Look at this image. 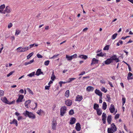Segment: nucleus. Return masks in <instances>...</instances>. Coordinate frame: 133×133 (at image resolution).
Returning a JSON list of instances; mask_svg holds the SVG:
<instances>
[{"label":"nucleus","mask_w":133,"mask_h":133,"mask_svg":"<svg viewBox=\"0 0 133 133\" xmlns=\"http://www.w3.org/2000/svg\"><path fill=\"white\" fill-rule=\"evenodd\" d=\"M117 130V128L114 123H112L111 125V128L108 129V133H113Z\"/></svg>","instance_id":"nucleus-1"},{"label":"nucleus","mask_w":133,"mask_h":133,"mask_svg":"<svg viewBox=\"0 0 133 133\" xmlns=\"http://www.w3.org/2000/svg\"><path fill=\"white\" fill-rule=\"evenodd\" d=\"M29 49V46H25L23 47H20L17 48V50L18 52H24L27 51Z\"/></svg>","instance_id":"nucleus-2"},{"label":"nucleus","mask_w":133,"mask_h":133,"mask_svg":"<svg viewBox=\"0 0 133 133\" xmlns=\"http://www.w3.org/2000/svg\"><path fill=\"white\" fill-rule=\"evenodd\" d=\"M25 116H28L30 118L34 119L35 118V115L32 113L30 112L27 111H26L24 113Z\"/></svg>","instance_id":"nucleus-3"},{"label":"nucleus","mask_w":133,"mask_h":133,"mask_svg":"<svg viewBox=\"0 0 133 133\" xmlns=\"http://www.w3.org/2000/svg\"><path fill=\"white\" fill-rule=\"evenodd\" d=\"M11 8L9 6H6L4 11L2 10H0V12L1 13L5 14V13H9L11 11Z\"/></svg>","instance_id":"nucleus-4"},{"label":"nucleus","mask_w":133,"mask_h":133,"mask_svg":"<svg viewBox=\"0 0 133 133\" xmlns=\"http://www.w3.org/2000/svg\"><path fill=\"white\" fill-rule=\"evenodd\" d=\"M2 101L5 103L9 104H11L14 103L15 102L14 101H12L11 102H10L8 101L5 97H4L3 99H1Z\"/></svg>","instance_id":"nucleus-5"},{"label":"nucleus","mask_w":133,"mask_h":133,"mask_svg":"<svg viewBox=\"0 0 133 133\" xmlns=\"http://www.w3.org/2000/svg\"><path fill=\"white\" fill-rule=\"evenodd\" d=\"M66 110V108L65 106H63L61 107L60 110L61 115L63 116L65 113Z\"/></svg>","instance_id":"nucleus-6"},{"label":"nucleus","mask_w":133,"mask_h":133,"mask_svg":"<svg viewBox=\"0 0 133 133\" xmlns=\"http://www.w3.org/2000/svg\"><path fill=\"white\" fill-rule=\"evenodd\" d=\"M112 62L113 61H115L116 62H118L119 61V59L117 58V56L116 55H114L110 58Z\"/></svg>","instance_id":"nucleus-7"},{"label":"nucleus","mask_w":133,"mask_h":133,"mask_svg":"<svg viewBox=\"0 0 133 133\" xmlns=\"http://www.w3.org/2000/svg\"><path fill=\"white\" fill-rule=\"evenodd\" d=\"M24 96L23 95H19L18 98L16 100V102L18 103L22 102V100L24 98Z\"/></svg>","instance_id":"nucleus-8"},{"label":"nucleus","mask_w":133,"mask_h":133,"mask_svg":"<svg viewBox=\"0 0 133 133\" xmlns=\"http://www.w3.org/2000/svg\"><path fill=\"white\" fill-rule=\"evenodd\" d=\"M106 114L104 112L103 113L102 115V120L103 121V123L105 124L106 123Z\"/></svg>","instance_id":"nucleus-9"},{"label":"nucleus","mask_w":133,"mask_h":133,"mask_svg":"<svg viewBox=\"0 0 133 133\" xmlns=\"http://www.w3.org/2000/svg\"><path fill=\"white\" fill-rule=\"evenodd\" d=\"M83 99V97L82 95H77L76 97L75 101L79 102L81 101Z\"/></svg>","instance_id":"nucleus-10"},{"label":"nucleus","mask_w":133,"mask_h":133,"mask_svg":"<svg viewBox=\"0 0 133 133\" xmlns=\"http://www.w3.org/2000/svg\"><path fill=\"white\" fill-rule=\"evenodd\" d=\"M75 129L77 131H79L81 130V125L79 123H77L76 124Z\"/></svg>","instance_id":"nucleus-11"},{"label":"nucleus","mask_w":133,"mask_h":133,"mask_svg":"<svg viewBox=\"0 0 133 133\" xmlns=\"http://www.w3.org/2000/svg\"><path fill=\"white\" fill-rule=\"evenodd\" d=\"M109 110L111 113H113L114 112L115 110V108L114 105L113 104H111L109 108Z\"/></svg>","instance_id":"nucleus-12"},{"label":"nucleus","mask_w":133,"mask_h":133,"mask_svg":"<svg viewBox=\"0 0 133 133\" xmlns=\"http://www.w3.org/2000/svg\"><path fill=\"white\" fill-rule=\"evenodd\" d=\"M95 92L97 95L99 96L100 97H102V94L100 90L96 89L95 90Z\"/></svg>","instance_id":"nucleus-13"},{"label":"nucleus","mask_w":133,"mask_h":133,"mask_svg":"<svg viewBox=\"0 0 133 133\" xmlns=\"http://www.w3.org/2000/svg\"><path fill=\"white\" fill-rule=\"evenodd\" d=\"M9 123L10 124H14L16 126L18 125V122L15 119H14L12 121H11Z\"/></svg>","instance_id":"nucleus-14"},{"label":"nucleus","mask_w":133,"mask_h":133,"mask_svg":"<svg viewBox=\"0 0 133 133\" xmlns=\"http://www.w3.org/2000/svg\"><path fill=\"white\" fill-rule=\"evenodd\" d=\"M98 59H97L95 58H93L92 60L91 65H92L98 63Z\"/></svg>","instance_id":"nucleus-15"},{"label":"nucleus","mask_w":133,"mask_h":133,"mask_svg":"<svg viewBox=\"0 0 133 133\" xmlns=\"http://www.w3.org/2000/svg\"><path fill=\"white\" fill-rule=\"evenodd\" d=\"M31 101L30 100L26 101L24 103L25 107L26 108H29V105Z\"/></svg>","instance_id":"nucleus-16"},{"label":"nucleus","mask_w":133,"mask_h":133,"mask_svg":"<svg viewBox=\"0 0 133 133\" xmlns=\"http://www.w3.org/2000/svg\"><path fill=\"white\" fill-rule=\"evenodd\" d=\"M94 88L91 86L88 87L86 89L87 91L89 92L92 91L94 90Z\"/></svg>","instance_id":"nucleus-17"},{"label":"nucleus","mask_w":133,"mask_h":133,"mask_svg":"<svg viewBox=\"0 0 133 133\" xmlns=\"http://www.w3.org/2000/svg\"><path fill=\"white\" fill-rule=\"evenodd\" d=\"M65 103L67 105L70 106L72 104V101L70 99H68L65 101Z\"/></svg>","instance_id":"nucleus-18"},{"label":"nucleus","mask_w":133,"mask_h":133,"mask_svg":"<svg viewBox=\"0 0 133 133\" xmlns=\"http://www.w3.org/2000/svg\"><path fill=\"white\" fill-rule=\"evenodd\" d=\"M57 124V123L55 122H52V129L55 130L56 129V126Z\"/></svg>","instance_id":"nucleus-19"},{"label":"nucleus","mask_w":133,"mask_h":133,"mask_svg":"<svg viewBox=\"0 0 133 133\" xmlns=\"http://www.w3.org/2000/svg\"><path fill=\"white\" fill-rule=\"evenodd\" d=\"M111 116L110 115H109L107 117V121L109 124H110L111 123Z\"/></svg>","instance_id":"nucleus-20"},{"label":"nucleus","mask_w":133,"mask_h":133,"mask_svg":"<svg viewBox=\"0 0 133 133\" xmlns=\"http://www.w3.org/2000/svg\"><path fill=\"white\" fill-rule=\"evenodd\" d=\"M76 119L75 118H71L70 121V123L71 124H73L75 123Z\"/></svg>","instance_id":"nucleus-21"},{"label":"nucleus","mask_w":133,"mask_h":133,"mask_svg":"<svg viewBox=\"0 0 133 133\" xmlns=\"http://www.w3.org/2000/svg\"><path fill=\"white\" fill-rule=\"evenodd\" d=\"M43 72L41 71V69H38L36 72L35 75L37 76H39L41 74H42Z\"/></svg>","instance_id":"nucleus-22"},{"label":"nucleus","mask_w":133,"mask_h":133,"mask_svg":"<svg viewBox=\"0 0 133 133\" xmlns=\"http://www.w3.org/2000/svg\"><path fill=\"white\" fill-rule=\"evenodd\" d=\"M97 114L99 115H101L102 113V110L100 109H98L96 110Z\"/></svg>","instance_id":"nucleus-23"},{"label":"nucleus","mask_w":133,"mask_h":133,"mask_svg":"<svg viewBox=\"0 0 133 133\" xmlns=\"http://www.w3.org/2000/svg\"><path fill=\"white\" fill-rule=\"evenodd\" d=\"M112 62L110 58L107 59L105 62V64L107 65L110 64Z\"/></svg>","instance_id":"nucleus-24"},{"label":"nucleus","mask_w":133,"mask_h":133,"mask_svg":"<svg viewBox=\"0 0 133 133\" xmlns=\"http://www.w3.org/2000/svg\"><path fill=\"white\" fill-rule=\"evenodd\" d=\"M79 57L84 59H86L87 58L88 56L86 55H82L79 56Z\"/></svg>","instance_id":"nucleus-25"},{"label":"nucleus","mask_w":133,"mask_h":133,"mask_svg":"<svg viewBox=\"0 0 133 133\" xmlns=\"http://www.w3.org/2000/svg\"><path fill=\"white\" fill-rule=\"evenodd\" d=\"M132 75V74L130 72H129L128 73V76H127V79L128 80L132 79V78L131 77V76Z\"/></svg>","instance_id":"nucleus-26"},{"label":"nucleus","mask_w":133,"mask_h":133,"mask_svg":"<svg viewBox=\"0 0 133 133\" xmlns=\"http://www.w3.org/2000/svg\"><path fill=\"white\" fill-rule=\"evenodd\" d=\"M51 78L52 81H54L56 78V77L54 75V71L52 72V74L51 77Z\"/></svg>","instance_id":"nucleus-27"},{"label":"nucleus","mask_w":133,"mask_h":133,"mask_svg":"<svg viewBox=\"0 0 133 133\" xmlns=\"http://www.w3.org/2000/svg\"><path fill=\"white\" fill-rule=\"evenodd\" d=\"M107 108V105L106 103L104 102L103 104L102 109L104 110L106 109Z\"/></svg>","instance_id":"nucleus-28"},{"label":"nucleus","mask_w":133,"mask_h":133,"mask_svg":"<svg viewBox=\"0 0 133 133\" xmlns=\"http://www.w3.org/2000/svg\"><path fill=\"white\" fill-rule=\"evenodd\" d=\"M34 61V59H32V60L30 61L29 62H25L24 64V65H27L28 64H30L32 63Z\"/></svg>","instance_id":"nucleus-29"},{"label":"nucleus","mask_w":133,"mask_h":133,"mask_svg":"<svg viewBox=\"0 0 133 133\" xmlns=\"http://www.w3.org/2000/svg\"><path fill=\"white\" fill-rule=\"evenodd\" d=\"M69 95V90H66L65 93V96L66 98H68Z\"/></svg>","instance_id":"nucleus-30"},{"label":"nucleus","mask_w":133,"mask_h":133,"mask_svg":"<svg viewBox=\"0 0 133 133\" xmlns=\"http://www.w3.org/2000/svg\"><path fill=\"white\" fill-rule=\"evenodd\" d=\"M66 58L68 61H71L72 59L71 56H69L68 55H66Z\"/></svg>","instance_id":"nucleus-31"},{"label":"nucleus","mask_w":133,"mask_h":133,"mask_svg":"<svg viewBox=\"0 0 133 133\" xmlns=\"http://www.w3.org/2000/svg\"><path fill=\"white\" fill-rule=\"evenodd\" d=\"M38 45L35 43L33 44H31L29 45V49L33 48L34 46H38Z\"/></svg>","instance_id":"nucleus-32"},{"label":"nucleus","mask_w":133,"mask_h":133,"mask_svg":"<svg viewBox=\"0 0 133 133\" xmlns=\"http://www.w3.org/2000/svg\"><path fill=\"white\" fill-rule=\"evenodd\" d=\"M99 107V106L98 105V104H96V103H95L94 104V108L97 110V109H98V108Z\"/></svg>","instance_id":"nucleus-33"},{"label":"nucleus","mask_w":133,"mask_h":133,"mask_svg":"<svg viewBox=\"0 0 133 133\" xmlns=\"http://www.w3.org/2000/svg\"><path fill=\"white\" fill-rule=\"evenodd\" d=\"M122 104L123 105H124V103L125 102V101H126V99L124 97V96L123 95H122Z\"/></svg>","instance_id":"nucleus-34"},{"label":"nucleus","mask_w":133,"mask_h":133,"mask_svg":"<svg viewBox=\"0 0 133 133\" xmlns=\"http://www.w3.org/2000/svg\"><path fill=\"white\" fill-rule=\"evenodd\" d=\"M34 53L33 52L30 53L28 56H27V59H29L33 55Z\"/></svg>","instance_id":"nucleus-35"},{"label":"nucleus","mask_w":133,"mask_h":133,"mask_svg":"<svg viewBox=\"0 0 133 133\" xmlns=\"http://www.w3.org/2000/svg\"><path fill=\"white\" fill-rule=\"evenodd\" d=\"M35 72H32V73H30L28 74L27 75V76H29L30 77H31L34 76L35 74Z\"/></svg>","instance_id":"nucleus-36"},{"label":"nucleus","mask_w":133,"mask_h":133,"mask_svg":"<svg viewBox=\"0 0 133 133\" xmlns=\"http://www.w3.org/2000/svg\"><path fill=\"white\" fill-rule=\"evenodd\" d=\"M101 90L102 91L104 92V93H106L107 91V90L104 87H103L102 88Z\"/></svg>","instance_id":"nucleus-37"},{"label":"nucleus","mask_w":133,"mask_h":133,"mask_svg":"<svg viewBox=\"0 0 133 133\" xmlns=\"http://www.w3.org/2000/svg\"><path fill=\"white\" fill-rule=\"evenodd\" d=\"M76 79L75 78H69V79H68L67 81L68 83H70L72 81H73L74 79Z\"/></svg>","instance_id":"nucleus-38"},{"label":"nucleus","mask_w":133,"mask_h":133,"mask_svg":"<svg viewBox=\"0 0 133 133\" xmlns=\"http://www.w3.org/2000/svg\"><path fill=\"white\" fill-rule=\"evenodd\" d=\"M74 114V111L73 110H71L69 112V114L70 115H72Z\"/></svg>","instance_id":"nucleus-39"},{"label":"nucleus","mask_w":133,"mask_h":133,"mask_svg":"<svg viewBox=\"0 0 133 133\" xmlns=\"http://www.w3.org/2000/svg\"><path fill=\"white\" fill-rule=\"evenodd\" d=\"M117 33H116L112 35V38L113 39H114L116 38L117 36Z\"/></svg>","instance_id":"nucleus-40"},{"label":"nucleus","mask_w":133,"mask_h":133,"mask_svg":"<svg viewBox=\"0 0 133 133\" xmlns=\"http://www.w3.org/2000/svg\"><path fill=\"white\" fill-rule=\"evenodd\" d=\"M5 7V6L4 4H3L0 6V10H3L4 9Z\"/></svg>","instance_id":"nucleus-41"},{"label":"nucleus","mask_w":133,"mask_h":133,"mask_svg":"<svg viewBox=\"0 0 133 133\" xmlns=\"http://www.w3.org/2000/svg\"><path fill=\"white\" fill-rule=\"evenodd\" d=\"M109 45H107L104 48L103 50H108L109 48Z\"/></svg>","instance_id":"nucleus-42"},{"label":"nucleus","mask_w":133,"mask_h":133,"mask_svg":"<svg viewBox=\"0 0 133 133\" xmlns=\"http://www.w3.org/2000/svg\"><path fill=\"white\" fill-rule=\"evenodd\" d=\"M50 63V61L49 60H47L45 61L44 63V65L46 66H48Z\"/></svg>","instance_id":"nucleus-43"},{"label":"nucleus","mask_w":133,"mask_h":133,"mask_svg":"<svg viewBox=\"0 0 133 133\" xmlns=\"http://www.w3.org/2000/svg\"><path fill=\"white\" fill-rule=\"evenodd\" d=\"M43 111L41 109H40L39 110H38L37 111V113L38 114L40 115L41 114V113Z\"/></svg>","instance_id":"nucleus-44"},{"label":"nucleus","mask_w":133,"mask_h":133,"mask_svg":"<svg viewBox=\"0 0 133 133\" xmlns=\"http://www.w3.org/2000/svg\"><path fill=\"white\" fill-rule=\"evenodd\" d=\"M77 55L76 54H75L72 55L71 56V58H72V59L74 58H75L77 57Z\"/></svg>","instance_id":"nucleus-45"},{"label":"nucleus","mask_w":133,"mask_h":133,"mask_svg":"<svg viewBox=\"0 0 133 133\" xmlns=\"http://www.w3.org/2000/svg\"><path fill=\"white\" fill-rule=\"evenodd\" d=\"M20 32V31L18 30H16L15 33L16 35H19Z\"/></svg>","instance_id":"nucleus-46"},{"label":"nucleus","mask_w":133,"mask_h":133,"mask_svg":"<svg viewBox=\"0 0 133 133\" xmlns=\"http://www.w3.org/2000/svg\"><path fill=\"white\" fill-rule=\"evenodd\" d=\"M4 91L2 90H0V96H4Z\"/></svg>","instance_id":"nucleus-47"},{"label":"nucleus","mask_w":133,"mask_h":133,"mask_svg":"<svg viewBox=\"0 0 133 133\" xmlns=\"http://www.w3.org/2000/svg\"><path fill=\"white\" fill-rule=\"evenodd\" d=\"M12 26V23H10L8 25V28L9 29Z\"/></svg>","instance_id":"nucleus-48"},{"label":"nucleus","mask_w":133,"mask_h":133,"mask_svg":"<svg viewBox=\"0 0 133 133\" xmlns=\"http://www.w3.org/2000/svg\"><path fill=\"white\" fill-rule=\"evenodd\" d=\"M106 97L108 99V101L110 102V101L111 99V98L110 96L109 95H106Z\"/></svg>","instance_id":"nucleus-49"},{"label":"nucleus","mask_w":133,"mask_h":133,"mask_svg":"<svg viewBox=\"0 0 133 133\" xmlns=\"http://www.w3.org/2000/svg\"><path fill=\"white\" fill-rule=\"evenodd\" d=\"M97 55L98 56L102 57L104 56V54L102 52H101L100 53L97 54Z\"/></svg>","instance_id":"nucleus-50"},{"label":"nucleus","mask_w":133,"mask_h":133,"mask_svg":"<svg viewBox=\"0 0 133 133\" xmlns=\"http://www.w3.org/2000/svg\"><path fill=\"white\" fill-rule=\"evenodd\" d=\"M13 73H14V72L13 71H12L11 72H10L7 75V77H9L10 75H12L13 74Z\"/></svg>","instance_id":"nucleus-51"},{"label":"nucleus","mask_w":133,"mask_h":133,"mask_svg":"<svg viewBox=\"0 0 133 133\" xmlns=\"http://www.w3.org/2000/svg\"><path fill=\"white\" fill-rule=\"evenodd\" d=\"M37 56L38 58H42L43 57V56L39 54H37Z\"/></svg>","instance_id":"nucleus-52"},{"label":"nucleus","mask_w":133,"mask_h":133,"mask_svg":"<svg viewBox=\"0 0 133 133\" xmlns=\"http://www.w3.org/2000/svg\"><path fill=\"white\" fill-rule=\"evenodd\" d=\"M27 90H28V91L31 94H33V93L32 91L30 89L28 88Z\"/></svg>","instance_id":"nucleus-53"},{"label":"nucleus","mask_w":133,"mask_h":133,"mask_svg":"<svg viewBox=\"0 0 133 133\" xmlns=\"http://www.w3.org/2000/svg\"><path fill=\"white\" fill-rule=\"evenodd\" d=\"M119 114H116L115 116V119H117L119 118Z\"/></svg>","instance_id":"nucleus-54"},{"label":"nucleus","mask_w":133,"mask_h":133,"mask_svg":"<svg viewBox=\"0 0 133 133\" xmlns=\"http://www.w3.org/2000/svg\"><path fill=\"white\" fill-rule=\"evenodd\" d=\"M108 82L110 86L112 87H114V86L113 85L112 83L109 81H108Z\"/></svg>","instance_id":"nucleus-55"},{"label":"nucleus","mask_w":133,"mask_h":133,"mask_svg":"<svg viewBox=\"0 0 133 133\" xmlns=\"http://www.w3.org/2000/svg\"><path fill=\"white\" fill-rule=\"evenodd\" d=\"M50 85L46 86L45 87V90H49V89Z\"/></svg>","instance_id":"nucleus-56"},{"label":"nucleus","mask_w":133,"mask_h":133,"mask_svg":"<svg viewBox=\"0 0 133 133\" xmlns=\"http://www.w3.org/2000/svg\"><path fill=\"white\" fill-rule=\"evenodd\" d=\"M58 55H59V54H57V55H54L51 58V59H52V58L54 59V58H55Z\"/></svg>","instance_id":"nucleus-57"},{"label":"nucleus","mask_w":133,"mask_h":133,"mask_svg":"<svg viewBox=\"0 0 133 133\" xmlns=\"http://www.w3.org/2000/svg\"><path fill=\"white\" fill-rule=\"evenodd\" d=\"M102 97H100L99 98V103H101L102 102Z\"/></svg>","instance_id":"nucleus-58"},{"label":"nucleus","mask_w":133,"mask_h":133,"mask_svg":"<svg viewBox=\"0 0 133 133\" xmlns=\"http://www.w3.org/2000/svg\"><path fill=\"white\" fill-rule=\"evenodd\" d=\"M19 92L23 94L24 92V91L23 89H21L19 90Z\"/></svg>","instance_id":"nucleus-59"},{"label":"nucleus","mask_w":133,"mask_h":133,"mask_svg":"<svg viewBox=\"0 0 133 133\" xmlns=\"http://www.w3.org/2000/svg\"><path fill=\"white\" fill-rule=\"evenodd\" d=\"M101 82L102 84H105V81L103 80H102L100 81Z\"/></svg>","instance_id":"nucleus-60"},{"label":"nucleus","mask_w":133,"mask_h":133,"mask_svg":"<svg viewBox=\"0 0 133 133\" xmlns=\"http://www.w3.org/2000/svg\"><path fill=\"white\" fill-rule=\"evenodd\" d=\"M88 28H85L83 29V32H85L86 31H87L88 30Z\"/></svg>","instance_id":"nucleus-61"},{"label":"nucleus","mask_w":133,"mask_h":133,"mask_svg":"<svg viewBox=\"0 0 133 133\" xmlns=\"http://www.w3.org/2000/svg\"><path fill=\"white\" fill-rule=\"evenodd\" d=\"M22 116H18V117L17 119L18 121H19V120H20L21 119H22Z\"/></svg>","instance_id":"nucleus-62"},{"label":"nucleus","mask_w":133,"mask_h":133,"mask_svg":"<svg viewBox=\"0 0 133 133\" xmlns=\"http://www.w3.org/2000/svg\"><path fill=\"white\" fill-rule=\"evenodd\" d=\"M85 72H84V71L82 72L81 73V74H79V75L80 76L81 75H83V74H85Z\"/></svg>","instance_id":"nucleus-63"},{"label":"nucleus","mask_w":133,"mask_h":133,"mask_svg":"<svg viewBox=\"0 0 133 133\" xmlns=\"http://www.w3.org/2000/svg\"><path fill=\"white\" fill-rule=\"evenodd\" d=\"M52 81H52V80L50 81V82H49V83H48V84L49 85L51 84H52L53 83Z\"/></svg>","instance_id":"nucleus-64"}]
</instances>
